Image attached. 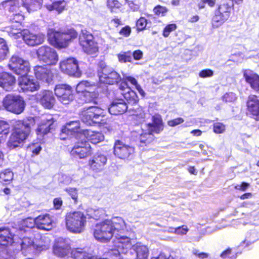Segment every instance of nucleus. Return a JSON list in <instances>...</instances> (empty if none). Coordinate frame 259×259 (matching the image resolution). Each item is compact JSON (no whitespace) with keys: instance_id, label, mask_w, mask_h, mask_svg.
I'll return each instance as SVG.
<instances>
[{"instance_id":"obj_19","label":"nucleus","mask_w":259,"mask_h":259,"mask_svg":"<svg viewBox=\"0 0 259 259\" xmlns=\"http://www.w3.org/2000/svg\"><path fill=\"white\" fill-rule=\"evenodd\" d=\"M134 152V148L126 145L120 141H116L114 144V154L120 159H125Z\"/></svg>"},{"instance_id":"obj_5","label":"nucleus","mask_w":259,"mask_h":259,"mask_svg":"<svg viewBox=\"0 0 259 259\" xmlns=\"http://www.w3.org/2000/svg\"><path fill=\"white\" fill-rule=\"evenodd\" d=\"M3 106L7 111L19 114L24 111L25 103L23 99L19 95L9 94L4 98Z\"/></svg>"},{"instance_id":"obj_22","label":"nucleus","mask_w":259,"mask_h":259,"mask_svg":"<svg viewBox=\"0 0 259 259\" xmlns=\"http://www.w3.org/2000/svg\"><path fill=\"white\" fill-rule=\"evenodd\" d=\"M70 249L71 247L67 240L59 238L54 245L53 251L56 255L63 257L71 252Z\"/></svg>"},{"instance_id":"obj_38","label":"nucleus","mask_w":259,"mask_h":259,"mask_svg":"<svg viewBox=\"0 0 259 259\" xmlns=\"http://www.w3.org/2000/svg\"><path fill=\"white\" fill-rule=\"evenodd\" d=\"M71 257L74 259H90L91 254L88 253L84 249L75 248L71 251Z\"/></svg>"},{"instance_id":"obj_14","label":"nucleus","mask_w":259,"mask_h":259,"mask_svg":"<svg viewBox=\"0 0 259 259\" xmlns=\"http://www.w3.org/2000/svg\"><path fill=\"white\" fill-rule=\"evenodd\" d=\"M55 94L63 104H68L73 100L71 88L66 84H58L55 89Z\"/></svg>"},{"instance_id":"obj_25","label":"nucleus","mask_w":259,"mask_h":259,"mask_svg":"<svg viewBox=\"0 0 259 259\" xmlns=\"http://www.w3.org/2000/svg\"><path fill=\"white\" fill-rule=\"evenodd\" d=\"M247 108L251 117L256 120H259V99L257 96L250 95L248 97Z\"/></svg>"},{"instance_id":"obj_54","label":"nucleus","mask_w":259,"mask_h":259,"mask_svg":"<svg viewBox=\"0 0 259 259\" xmlns=\"http://www.w3.org/2000/svg\"><path fill=\"white\" fill-rule=\"evenodd\" d=\"M184 121L183 118L181 117L177 118L176 119H174L170 120H169L167 122V124L170 126H175L178 125Z\"/></svg>"},{"instance_id":"obj_49","label":"nucleus","mask_w":259,"mask_h":259,"mask_svg":"<svg viewBox=\"0 0 259 259\" xmlns=\"http://www.w3.org/2000/svg\"><path fill=\"white\" fill-rule=\"evenodd\" d=\"M147 24V22L146 19L144 17H141L137 20L136 26L138 30H143L145 28Z\"/></svg>"},{"instance_id":"obj_60","label":"nucleus","mask_w":259,"mask_h":259,"mask_svg":"<svg viewBox=\"0 0 259 259\" xmlns=\"http://www.w3.org/2000/svg\"><path fill=\"white\" fill-rule=\"evenodd\" d=\"M136 115L138 116L140 118L143 119L145 117V114L143 108H139L136 111Z\"/></svg>"},{"instance_id":"obj_12","label":"nucleus","mask_w":259,"mask_h":259,"mask_svg":"<svg viewBox=\"0 0 259 259\" xmlns=\"http://www.w3.org/2000/svg\"><path fill=\"white\" fill-rule=\"evenodd\" d=\"M149 125H143L139 133L134 132L132 136L136 138V141L141 147H144L150 144L154 140L153 132L149 130Z\"/></svg>"},{"instance_id":"obj_30","label":"nucleus","mask_w":259,"mask_h":259,"mask_svg":"<svg viewBox=\"0 0 259 259\" xmlns=\"http://www.w3.org/2000/svg\"><path fill=\"white\" fill-rule=\"evenodd\" d=\"M24 4L23 0H6L2 2L0 6L3 8H8L10 12L17 13L22 11L19 9L21 7H24Z\"/></svg>"},{"instance_id":"obj_3","label":"nucleus","mask_w":259,"mask_h":259,"mask_svg":"<svg viewBox=\"0 0 259 259\" xmlns=\"http://www.w3.org/2000/svg\"><path fill=\"white\" fill-rule=\"evenodd\" d=\"M65 222L66 228L70 232L80 233L84 230L87 217L82 211H71L66 214Z\"/></svg>"},{"instance_id":"obj_48","label":"nucleus","mask_w":259,"mask_h":259,"mask_svg":"<svg viewBox=\"0 0 259 259\" xmlns=\"http://www.w3.org/2000/svg\"><path fill=\"white\" fill-rule=\"evenodd\" d=\"M107 6L111 10V11L112 12L114 8H119L121 4L117 0H107Z\"/></svg>"},{"instance_id":"obj_16","label":"nucleus","mask_w":259,"mask_h":259,"mask_svg":"<svg viewBox=\"0 0 259 259\" xmlns=\"http://www.w3.org/2000/svg\"><path fill=\"white\" fill-rule=\"evenodd\" d=\"M107 162L106 155L101 153H96L89 160L88 165L89 168L96 172L102 171Z\"/></svg>"},{"instance_id":"obj_24","label":"nucleus","mask_w":259,"mask_h":259,"mask_svg":"<svg viewBox=\"0 0 259 259\" xmlns=\"http://www.w3.org/2000/svg\"><path fill=\"white\" fill-rule=\"evenodd\" d=\"M55 225L51 217L48 214L39 215L35 218V226L40 230L49 231Z\"/></svg>"},{"instance_id":"obj_52","label":"nucleus","mask_w":259,"mask_h":259,"mask_svg":"<svg viewBox=\"0 0 259 259\" xmlns=\"http://www.w3.org/2000/svg\"><path fill=\"white\" fill-rule=\"evenodd\" d=\"M172 230H174V233L178 235H185L189 230L186 226L179 227L176 229H172Z\"/></svg>"},{"instance_id":"obj_39","label":"nucleus","mask_w":259,"mask_h":259,"mask_svg":"<svg viewBox=\"0 0 259 259\" xmlns=\"http://www.w3.org/2000/svg\"><path fill=\"white\" fill-rule=\"evenodd\" d=\"M229 18L226 15H223L215 11V15L212 19V25L214 28H218L222 26Z\"/></svg>"},{"instance_id":"obj_37","label":"nucleus","mask_w":259,"mask_h":259,"mask_svg":"<svg viewBox=\"0 0 259 259\" xmlns=\"http://www.w3.org/2000/svg\"><path fill=\"white\" fill-rule=\"evenodd\" d=\"M42 0H27L24 2V7L28 12L37 11L40 9Z\"/></svg>"},{"instance_id":"obj_31","label":"nucleus","mask_w":259,"mask_h":259,"mask_svg":"<svg viewBox=\"0 0 259 259\" xmlns=\"http://www.w3.org/2000/svg\"><path fill=\"white\" fill-rule=\"evenodd\" d=\"M246 81L250 84L255 91H259V76L250 70H246L244 72Z\"/></svg>"},{"instance_id":"obj_2","label":"nucleus","mask_w":259,"mask_h":259,"mask_svg":"<svg viewBox=\"0 0 259 259\" xmlns=\"http://www.w3.org/2000/svg\"><path fill=\"white\" fill-rule=\"evenodd\" d=\"M34 124L35 120L32 117L17 121L14 125V131L8 142V147L14 149L22 144L29 136L31 127Z\"/></svg>"},{"instance_id":"obj_42","label":"nucleus","mask_w":259,"mask_h":259,"mask_svg":"<svg viewBox=\"0 0 259 259\" xmlns=\"http://www.w3.org/2000/svg\"><path fill=\"white\" fill-rule=\"evenodd\" d=\"M9 52L7 42L3 38H0V60H4Z\"/></svg>"},{"instance_id":"obj_20","label":"nucleus","mask_w":259,"mask_h":259,"mask_svg":"<svg viewBox=\"0 0 259 259\" xmlns=\"http://www.w3.org/2000/svg\"><path fill=\"white\" fill-rule=\"evenodd\" d=\"M36 98L46 108L51 109L55 104V99L52 92L45 90L36 95Z\"/></svg>"},{"instance_id":"obj_28","label":"nucleus","mask_w":259,"mask_h":259,"mask_svg":"<svg viewBox=\"0 0 259 259\" xmlns=\"http://www.w3.org/2000/svg\"><path fill=\"white\" fill-rule=\"evenodd\" d=\"M127 109V106L122 99H117L112 101L108 111L111 114L117 115L124 113Z\"/></svg>"},{"instance_id":"obj_35","label":"nucleus","mask_w":259,"mask_h":259,"mask_svg":"<svg viewBox=\"0 0 259 259\" xmlns=\"http://www.w3.org/2000/svg\"><path fill=\"white\" fill-rule=\"evenodd\" d=\"M21 245L23 253L25 254L33 252L36 248L33 240L28 237H25L22 239Z\"/></svg>"},{"instance_id":"obj_46","label":"nucleus","mask_w":259,"mask_h":259,"mask_svg":"<svg viewBox=\"0 0 259 259\" xmlns=\"http://www.w3.org/2000/svg\"><path fill=\"white\" fill-rule=\"evenodd\" d=\"M213 132L216 134H222L225 131V125L220 122H216L213 124Z\"/></svg>"},{"instance_id":"obj_45","label":"nucleus","mask_w":259,"mask_h":259,"mask_svg":"<svg viewBox=\"0 0 259 259\" xmlns=\"http://www.w3.org/2000/svg\"><path fill=\"white\" fill-rule=\"evenodd\" d=\"M177 27V26L175 24H170L166 25L163 30V36L165 37H168L170 33L175 31Z\"/></svg>"},{"instance_id":"obj_64","label":"nucleus","mask_w":259,"mask_h":259,"mask_svg":"<svg viewBox=\"0 0 259 259\" xmlns=\"http://www.w3.org/2000/svg\"><path fill=\"white\" fill-rule=\"evenodd\" d=\"M231 254V250L227 249L224 251L222 254L221 256L224 258H228L229 257L230 254Z\"/></svg>"},{"instance_id":"obj_51","label":"nucleus","mask_w":259,"mask_h":259,"mask_svg":"<svg viewBox=\"0 0 259 259\" xmlns=\"http://www.w3.org/2000/svg\"><path fill=\"white\" fill-rule=\"evenodd\" d=\"M22 225L27 228H32L35 225V219L27 218L23 221Z\"/></svg>"},{"instance_id":"obj_27","label":"nucleus","mask_w":259,"mask_h":259,"mask_svg":"<svg viewBox=\"0 0 259 259\" xmlns=\"http://www.w3.org/2000/svg\"><path fill=\"white\" fill-rule=\"evenodd\" d=\"M16 83L15 77L7 72L0 73V87L6 91H12Z\"/></svg>"},{"instance_id":"obj_34","label":"nucleus","mask_w":259,"mask_h":259,"mask_svg":"<svg viewBox=\"0 0 259 259\" xmlns=\"http://www.w3.org/2000/svg\"><path fill=\"white\" fill-rule=\"evenodd\" d=\"M233 0H222L221 4L218 9L216 10L218 13L225 16L226 15L228 18L230 17L232 8L233 7Z\"/></svg>"},{"instance_id":"obj_58","label":"nucleus","mask_w":259,"mask_h":259,"mask_svg":"<svg viewBox=\"0 0 259 259\" xmlns=\"http://www.w3.org/2000/svg\"><path fill=\"white\" fill-rule=\"evenodd\" d=\"M123 79L125 81H128L130 82V83L132 85H134L135 87H136L137 86H138L139 85L137 82V80L133 77H132L130 76L124 75Z\"/></svg>"},{"instance_id":"obj_59","label":"nucleus","mask_w":259,"mask_h":259,"mask_svg":"<svg viewBox=\"0 0 259 259\" xmlns=\"http://www.w3.org/2000/svg\"><path fill=\"white\" fill-rule=\"evenodd\" d=\"M154 11L155 14L160 15V14H163L165 13L166 12V9L165 8L163 7L157 6L154 9Z\"/></svg>"},{"instance_id":"obj_18","label":"nucleus","mask_w":259,"mask_h":259,"mask_svg":"<svg viewBox=\"0 0 259 259\" xmlns=\"http://www.w3.org/2000/svg\"><path fill=\"white\" fill-rule=\"evenodd\" d=\"M18 85L23 92H34L39 89L38 82L33 79H30L25 75L18 78Z\"/></svg>"},{"instance_id":"obj_8","label":"nucleus","mask_w":259,"mask_h":259,"mask_svg":"<svg viewBox=\"0 0 259 259\" xmlns=\"http://www.w3.org/2000/svg\"><path fill=\"white\" fill-rule=\"evenodd\" d=\"M79 44L84 52L93 55L98 51L97 44L94 40L93 35L85 29L82 30L79 36Z\"/></svg>"},{"instance_id":"obj_55","label":"nucleus","mask_w":259,"mask_h":259,"mask_svg":"<svg viewBox=\"0 0 259 259\" xmlns=\"http://www.w3.org/2000/svg\"><path fill=\"white\" fill-rule=\"evenodd\" d=\"M223 99L227 102H234L236 99V95L233 93H227L224 96Z\"/></svg>"},{"instance_id":"obj_17","label":"nucleus","mask_w":259,"mask_h":259,"mask_svg":"<svg viewBox=\"0 0 259 259\" xmlns=\"http://www.w3.org/2000/svg\"><path fill=\"white\" fill-rule=\"evenodd\" d=\"M34 73L36 78L46 83H50L53 79V70L46 65H37L34 67Z\"/></svg>"},{"instance_id":"obj_47","label":"nucleus","mask_w":259,"mask_h":259,"mask_svg":"<svg viewBox=\"0 0 259 259\" xmlns=\"http://www.w3.org/2000/svg\"><path fill=\"white\" fill-rule=\"evenodd\" d=\"M65 191L71 197L72 199L74 201V202L76 203L78 199L77 189L74 188H68L65 189Z\"/></svg>"},{"instance_id":"obj_11","label":"nucleus","mask_w":259,"mask_h":259,"mask_svg":"<svg viewBox=\"0 0 259 259\" xmlns=\"http://www.w3.org/2000/svg\"><path fill=\"white\" fill-rule=\"evenodd\" d=\"M77 36V32L71 30L69 32L61 33L55 32L54 33L53 37L50 38L51 43L56 47L65 48L67 46L68 42L72 39L76 38Z\"/></svg>"},{"instance_id":"obj_41","label":"nucleus","mask_w":259,"mask_h":259,"mask_svg":"<svg viewBox=\"0 0 259 259\" xmlns=\"http://www.w3.org/2000/svg\"><path fill=\"white\" fill-rule=\"evenodd\" d=\"M13 179V173L10 169H7L0 173V183L7 184Z\"/></svg>"},{"instance_id":"obj_33","label":"nucleus","mask_w":259,"mask_h":259,"mask_svg":"<svg viewBox=\"0 0 259 259\" xmlns=\"http://www.w3.org/2000/svg\"><path fill=\"white\" fill-rule=\"evenodd\" d=\"M121 91H124L127 90L125 93L122 94L124 95V98L127 100L129 103L132 104L136 103L138 102V97L135 92L133 91H130V89L127 88V83L125 82H122L119 87Z\"/></svg>"},{"instance_id":"obj_63","label":"nucleus","mask_w":259,"mask_h":259,"mask_svg":"<svg viewBox=\"0 0 259 259\" xmlns=\"http://www.w3.org/2000/svg\"><path fill=\"white\" fill-rule=\"evenodd\" d=\"M151 259H173L170 255L167 256L164 253H160L156 257H153Z\"/></svg>"},{"instance_id":"obj_10","label":"nucleus","mask_w":259,"mask_h":259,"mask_svg":"<svg viewBox=\"0 0 259 259\" xmlns=\"http://www.w3.org/2000/svg\"><path fill=\"white\" fill-rule=\"evenodd\" d=\"M60 69L62 72L70 76L79 77L81 72L78 68L77 60L74 58H68L60 61Z\"/></svg>"},{"instance_id":"obj_43","label":"nucleus","mask_w":259,"mask_h":259,"mask_svg":"<svg viewBox=\"0 0 259 259\" xmlns=\"http://www.w3.org/2000/svg\"><path fill=\"white\" fill-rule=\"evenodd\" d=\"M10 34L15 38H18L20 36L23 37V31H21V26L18 25H12L11 27V30L9 31Z\"/></svg>"},{"instance_id":"obj_21","label":"nucleus","mask_w":259,"mask_h":259,"mask_svg":"<svg viewBox=\"0 0 259 259\" xmlns=\"http://www.w3.org/2000/svg\"><path fill=\"white\" fill-rule=\"evenodd\" d=\"M45 38V35L42 33H33L27 30L23 31V39L25 42L30 46H35L42 44Z\"/></svg>"},{"instance_id":"obj_56","label":"nucleus","mask_w":259,"mask_h":259,"mask_svg":"<svg viewBox=\"0 0 259 259\" xmlns=\"http://www.w3.org/2000/svg\"><path fill=\"white\" fill-rule=\"evenodd\" d=\"M250 184L247 183L242 182L241 184L235 186V189L241 191H245L249 187Z\"/></svg>"},{"instance_id":"obj_61","label":"nucleus","mask_w":259,"mask_h":259,"mask_svg":"<svg viewBox=\"0 0 259 259\" xmlns=\"http://www.w3.org/2000/svg\"><path fill=\"white\" fill-rule=\"evenodd\" d=\"M133 55L134 59L135 60H138L142 59L143 56V53L140 50H137L133 53Z\"/></svg>"},{"instance_id":"obj_62","label":"nucleus","mask_w":259,"mask_h":259,"mask_svg":"<svg viewBox=\"0 0 259 259\" xmlns=\"http://www.w3.org/2000/svg\"><path fill=\"white\" fill-rule=\"evenodd\" d=\"M54 205L56 209H59L62 204V201L60 198H57L54 200Z\"/></svg>"},{"instance_id":"obj_53","label":"nucleus","mask_w":259,"mask_h":259,"mask_svg":"<svg viewBox=\"0 0 259 259\" xmlns=\"http://www.w3.org/2000/svg\"><path fill=\"white\" fill-rule=\"evenodd\" d=\"M213 74V71L209 69L202 70L199 73V76L202 78L211 77Z\"/></svg>"},{"instance_id":"obj_57","label":"nucleus","mask_w":259,"mask_h":259,"mask_svg":"<svg viewBox=\"0 0 259 259\" xmlns=\"http://www.w3.org/2000/svg\"><path fill=\"white\" fill-rule=\"evenodd\" d=\"M131 32V29L129 26L123 27L119 31V33L125 37L128 36Z\"/></svg>"},{"instance_id":"obj_23","label":"nucleus","mask_w":259,"mask_h":259,"mask_svg":"<svg viewBox=\"0 0 259 259\" xmlns=\"http://www.w3.org/2000/svg\"><path fill=\"white\" fill-rule=\"evenodd\" d=\"M13 236L8 228H0V256L6 258L4 253L7 252L4 247L12 243Z\"/></svg>"},{"instance_id":"obj_40","label":"nucleus","mask_w":259,"mask_h":259,"mask_svg":"<svg viewBox=\"0 0 259 259\" xmlns=\"http://www.w3.org/2000/svg\"><path fill=\"white\" fill-rule=\"evenodd\" d=\"M66 5V2H54L52 4L46 5L45 7L49 11L55 10L60 14L65 10Z\"/></svg>"},{"instance_id":"obj_29","label":"nucleus","mask_w":259,"mask_h":259,"mask_svg":"<svg viewBox=\"0 0 259 259\" xmlns=\"http://www.w3.org/2000/svg\"><path fill=\"white\" fill-rule=\"evenodd\" d=\"M80 135L82 139L84 140L86 138L94 144H97L104 139V136L102 133L92 131H83V134H80Z\"/></svg>"},{"instance_id":"obj_9","label":"nucleus","mask_w":259,"mask_h":259,"mask_svg":"<svg viewBox=\"0 0 259 259\" xmlns=\"http://www.w3.org/2000/svg\"><path fill=\"white\" fill-rule=\"evenodd\" d=\"M8 66L10 69L14 73L22 76L27 74L30 70L29 62L17 55L11 57Z\"/></svg>"},{"instance_id":"obj_13","label":"nucleus","mask_w":259,"mask_h":259,"mask_svg":"<svg viewBox=\"0 0 259 259\" xmlns=\"http://www.w3.org/2000/svg\"><path fill=\"white\" fill-rule=\"evenodd\" d=\"M80 142L75 143L70 154L80 159L85 158L92 154V151L90 145L83 139H80Z\"/></svg>"},{"instance_id":"obj_15","label":"nucleus","mask_w":259,"mask_h":259,"mask_svg":"<svg viewBox=\"0 0 259 259\" xmlns=\"http://www.w3.org/2000/svg\"><path fill=\"white\" fill-rule=\"evenodd\" d=\"M93 84L88 81H82L76 85V90L78 93H85L84 97L86 102L98 104L97 95L94 92H91L90 89Z\"/></svg>"},{"instance_id":"obj_4","label":"nucleus","mask_w":259,"mask_h":259,"mask_svg":"<svg viewBox=\"0 0 259 259\" xmlns=\"http://www.w3.org/2000/svg\"><path fill=\"white\" fill-rule=\"evenodd\" d=\"M104 116V110L101 108L95 106L84 108L80 114L82 121L90 125L94 123L104 124L105 122L102 119Z\"/></svg>"},{"instance_id":"obj_6","label":"nucleus","mask_w":259,"mask_h":259,"mask_svg":"<svg viewBox=\"0 0 259 259\" xmlns=\"http://www.w3.org/2000/svg\"><path fill=\"white\" fill-rule=\"evenodd\" d=\"M99 81L103 83L113 84L120 80L119 74L112 68L105 65L104 62H100L98 70Z\"/></svg>"},{"instance_id":"obj_7","label":"nucleus","mask_w":259,"mask_h":259,"mask_svg":"<svg viewBox=\"0 0 259 259\" xmlns=\"http://www.w3.org/2000/svg\"><path fill=\"white\" fill-rule=\"evenodd\" d=\"M36 54L38 60L48 65H55L59 60L56 50L47 46L39 47Z\"/></svg>"},{"instance_id":"obj_36","label":"nucleus","mask_w":259,"mask_h":259,"mask_svg":"<svg viewBox=\"0 0 259 259\" xmlns=\"http://www.w3.org/2000/svg\"><path fill=\"white\" fill-rule=\"evenodd\" d=\"M152 119L153 122L152 123H148L144 125H149L150 130L153 133H159L163 129L161 117L159 115H155L153 117Z\"/></svg>"},{"instance_id":"obj_32","label":"nucleus","mask_w":259,"mask_h":259,"mask_svg":"<svg viewBox=\"0 0 259 259\" xmlns=\"http://www.w3.org/2000/svg\"><path fill=\"white\" fill-rule=\"evenodd\" d=\"M54 120L51 116H49L48 118L43 119L37 129V134L40 136L47 134L52 128V126Z\"/></svg>"},{"instance_id":"obj_44","label":"nucleus","mask_w":259,"mask_h":259,"mask_svg":"<svg viewBox=\"0 0 259 259\" xmlns=\"http://www.w3.org/2000/svg\"><path fill=\"white\" fill-rule=\"evenodd\" d=\"M117 56L119 61L121 63L131 62L132 60L131 54L130 52H122Z\"/></svg>"},{"instance_id":"obj_1","label":"nucleus","mask_w":259,"mask_h":259,"mask_svg":"<svg viewBox=\"0 0 259 259\" xmlns=\"http://www.w3.org/2000/svg\"><path fill=\"white\" fill-rule=\"evenodd\" d=\"M126 232L127 227L124 220L121 217H114L97 224L94 228V235L97 240L102 242H107L115 236L118 240L116 245L121 238H128L131 246L127 249L126 252H120V257L122 254H127V259H147L149 250L147 246L141 243L132 245L131 239L125 235Z\"/></svg>"},{"instance_id":"obj_26","label":"nucleus","mask_w":259,"mask_h":259,"mask_svg":"<svg viewBox=\"0 0 259 259\" xmlns=\"http://www.w3.org/2000/svg\"><path fill=\"white\" fill-rule=\"evenodd\" d=\"M62 133L67 135H75V139H82L80 134H83L80 132V122L78 120L72 121L66 123L62 128Z\"/></svg>"},{"instance_id":"obj_50","label":"nucleus","mask_w":259,"mask_h":259,"mask_svg":"<svg viewBox=\"0 0 259 259\" xmlns=\"http://www.w3.org/2000/svg\"><path fill=\"white\" fill-rule=\"evenodd\" d=\"M24 19L23 16L19 12L13 14V18H11V21L16 22L17 25L21 26V22Z\"/></svg>"}]
</instances>
